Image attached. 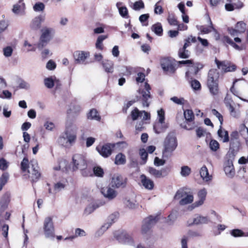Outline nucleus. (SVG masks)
Returning <instances> with one entry per match:
<instances>
[{
	"instance_id": "37",
	"label": "nucleus",
	"mask_w": 248,
	"mask_h": 248,
	"mask_svg": "<svg viewBox=\"0 0 248 248\" xmlns=\"http://www.w3.org/2000/svg\"><path fill=\"white\" fill-rule=\"evenodd\" d=\"M193 200L194 197L192 195H187L186 193V196L180 200L179 204L181 205H185L191 203L193 201Z\"/></svg>"
},
{
	"instance_id": "49",
	"label": "nucleus",
	"mask_w": 248,
	"mask_h": 248,
	"mask_svg": "<svg viewBox=\"0 0 248 248\" xmlns=\"http://www.w3.org/2000/svg\"><path fill=\"white\" fill-rule=\"evenodd\" d=\"M144 8V4L142 0H140L133 3L132 8L135 11H139Z\"/></svg>"
},
{
	"instance_id": "38",
	"label": "nucleus",
	"mask_w": 248,
	"mask_h": 248,
	"mask_svg": "<svg viewBox=\"0 0 248 248\" xmlns=\"http://www.w3.org/2000/svg\"><path fill=\"white\" fill-rule=\"evenodd\" d=\"M86 235V233L84 231V230L80 229V228H77L75 230V235L71 236L70 237H67L65 238V240H72L73 239H75L76 237H78V236H85Z\"/></svg>"
},
{
	"instance_id": "23",
	"label": "nucleus",
	"mask_w": 248,
	"mask_h": 248,
	"mask_svg": "<svg viewBox=\"0 0 248 248\" xmlns=\"http://www.w3.org/2000/svg\"><path fill=\"white\" fill-rule=\"evenodd\" d=\"M89 56V52L84 51H77L74 54L75 62L78 64H83Z\"/></svg>"
},
{
	"instance_id": "11",
	"label": "nucleus",
	"mask_w": 248,
	"mask_h": 248,
	"mask_svg": "<svg viewBox=\"0 0 248 248\" xmlns=\"http://www.w3.org/2000/svg\"><path fill=\"white\" fill-rule=\"evenodd\" d=\"M113 236L121 243L130 244L133 241L131 235L124 231L119 230L114 232Z\"/></svg>"
},
{
	"instance_id": "47",
	"label": "nucleus",
	"mask_w": 248,
	"mask_h": 248,
	"mask_svg": "<svg viewBox=\"0 0 248 248\" xmlns=\"http://www.w3.org/2000/svg\"><path fill=\"white\" fill-rule=\"evenodd\" d=\"M235 28L239 33H243L246 29V24L243 21L238 22L235 26Z\"/></svg>"
},
{
	"instance_id": "59",
	"label": "nucleus",
	"mask_w": 248,
	"mask_h": 248,
	"mask_svg": "<svg viewBox=\"0 0 248 248\" xmlns=\"http://www.w3.org/2000/svg\"><path fill=\"white\" fill-rule=\"evenodd\" d=\"M186 196V192L182 190H179L176 193L174 199L176 200H180L182 199L183 197Z\"/></svg>"
},
{
	"instance_id": "58",
	"label": "nucleus",
	"mask_w": 248,
	"mask_h": 248,
	"mask_svg": "<svg viewBox=\"0 0 248 248\" xmlns=\"http://www.w3.org/2000/svg\"><path fill=\"white\" fill-rule=\"evenodd\" d=\"M93 171L94 174L98 177H102L104 174L103 169L98 166L94 167L93 168Z\"/></svg>"
},
{
	"instance_id": "46",
	"label": "nucleus",
	"mask_w": 248,
	"mask_h": 248,
	"mask_svg": "<svg viewBox=\"0 0 248 248\" xmlns=\"http://www.w3.org/2000/svg\"><path fill=\"white\" fill-rule=\"evenodd\" d=\"M124 204L126 207L130 209H135L138 206L136 201L134 199H126Z\"/></svg>"
},
{
	"instance_id": "62",
	"label": "nucleus",
	"mask_w": 248,
	"mask_h": 248,
	"mask_svg": "<svg viewBox=\"0 0 248 248\" xmlns=\"http://www.w3.org/2000/svg\"><path fill=\"white\" fill-rule=\"evenodd\" d=\"M9 163L7 161L3 158H1L0 159V169L1 170H6L8 167Z\"/></svg>"
},
{
	"instance_id": "25",
	"label": "nucleus",
	"mask_w": 248,
	"mask_h": 248,
	"mask_svg": "<svg viewBox=\"0 0 248 248\" xmlns=\"http://www.w3.org/2000/svg\"><path fill=\"white\" fill-rule=\"evenodd\" d=\"M140 179L142 186L145 189L151 190L154 188V183L151 179L144 174L141 175Z\"/></svg>"
},
{
	"instance_id": "64",
	"label": "nucleus",
	"mask_w": 248,
	"mask_h": 248,
	"mask_svg": "<svg viewBox=\"0 0 248 248\" xmlns=\"http://www.w3.org/2000/svg\"><path fill=\"white\" fill-rule=\"evenodd\" d=\"M190 84L191 87L195 90H198L201 88V84L197 80L194 79L192 80Z\"/></svg>"
},
{
	"instance_id": "55",
	"label": "nucleus",
	"mask_w": 248,
	"mask_h": 248,
	"mask_svg": "<svg viewBox=\"0 0 248 248\" xmlns=\"http://www.w3.org/2000/svg\"><path fill=\"white\" fill-rule=\"evenodd\" d=\"M209 147L212 151H216L219 148V144L217 140H212L210 142Z\"/></svg>"
},
{
	"instance_id": "63",
	"label": "nucleus",
	"mask_w": 248,
	"mask_h": 248,
	"mask_svg": "<svg viewBox=\"0 0 248 248\" xmlns=\"http://www.w3.org/2000/svg\"><path fill=\"white\" fill-rule=\"evenodd\" d=\"M233 103V101L231 95L227 94L224 99V103L226 107H228L229 106L232 105V104Z\"/></svg>"
},
{
	"instance_id": "31",
	"label": "nucleus",
	"mask_w": 248,
	"mask_h": 248,
	"mask_svg": "<svg viewBox=\"0 0 248 248\" xmlns=\"http://www.w3.org/2000/svg\"><path fill=\"white\" fill-rule=\"evenodd\" d=\"M67 182L66 179H62L56 183L54 185V191L55 193L59 192L64 189L67 185Z\"/></svg>"
},
{
	"instance_id": "3",
	"label": "nucleus",
	"mask_w": 248,
	"mask_h": 248,
	"mask_svg": "<svg viewBox=\"0 0 248 248\" xmlns=\"http://www.w3.org/2000/svg\"><path fill=\"white\" fill-rule=\"evenodd\" d=\"M219 73L216 69L209 70L207 81V87L210 93L213 95H216L218 93V78Z\"/></svg>"
},
{
	"instance_id": "39",
	"label": "nucleus",
	"mask_w": 248,
	"mask_h": 248,
	"mask_svg": "<svg viewBox=\"0 0 248 248\" xmlns=\"http://www.w3.org/2000/svg\"><path fill=\"white\" fill-rule=\"evenodd\" d=\"M230 233L234 237L248 236V232H244L242 230L238 229L232 230Z\"/></svg>"
},
{
	"instance_id": "14",
	"label": "nucleus",
	"mask_w": 248,
	"mask_h": 248,
	"mask_svg": "<svg viewBox=\"0 0 248 248\" xmlns=\"http://www.w3.org/2000/svg\"><path fill=\"white\" fill-rule=\"evenodd\" d=\"M150 90L151 87L150 85L147 83H145L144 88L141 92L142 103L144 107H148L150 103V102L149 101L151 98Z\"/></svg>"
},
{
	"instance_id": "8",
	"label": "nucleus",
	"mask_w": 248,
	"mask_h": 248,
	"mask_svg": "<svg viewBox=\"0 0 248 248\" xmlns=\"http://www.w3.org/2000/svg\"><path fill=\"white\" fill-rule=\"evenodd\" d=\"M159 216H150L145 218L142 221L141 226V232L142 234H147L150 232L152 227L159 220Z\"/></svg>"
},
{
	"instance_id": "61",
	"label": "nucleus",
	"mask_w": 248,
	"mask_h": 248,
	"mask_svg": "<svg viewBox=\"0 0 248 248\" xmlns=\"http://www.w3.org/2000/svg\"><path fill=\"white\" fill-rule=\"evenodd\" d=\"M170 100L177 105H183L185 102L183 98H178L176 96L171 97Z\"/></svg>"
},
{
	"instance_id": "28",
	"label": "nucleus",
	"mask_w": 248,
	"mask_h": 248,
	"mask_svg": "<svg viewBox=\"0 0 248 248\" xmlns=\"http://www.w3.org/2000/svg\"><path fill=\"white\" fill-rule=\"evenodd\" d=\"M44 19L42 16H38L34 18L30 24L31 28L33 30H37L41 27V23Z\"/></svg>"
},
{
	"instance_id": "50",
	"label": "nucleus",
	"mask_w": 248,
	"mask_h": 248,
	"mask_svg": "<svg viewBox=\"0 0 248 248\" xmlns=\"http://www.w3.org/2000/svg\"><path fill=\"white\" fill-rule=\"evenodd\" d=\"M230 113L232 116L234 118H238L240 116V112L238 110H235L233 107L232 105L227 107Z\"/></svg>"
},
{
	"instance_id": "34",
	"label": "nucleus",
	"mask_w": 248,
	"mask_h": 248,
	"mask_svg": "<svg viewBox=\"0 0 248 248\" xmlns=\"http://www.w3.org/2000/svg\"><path fill=\"white\" fill-rule=\"evenodd\" d=\"M207 190L205 188H202L198 192V201L197 202H198L199 205H202L205 200L206 197L207 195Z\"/></svg>"
},
{
	"instance_id": "56",
	"label": "nucleus",
	"mask_w": 248,
	"mask_h": 248,
	"mask_svg": "<svg viewBox=\"0 0 248 248\" xmlns=\"http://www.w3.org/2000/svg\"><path fill=\"white\" fill-rule=\"evenodd\" d=\"M24 47L26 48L27 52L35 51L36 50V47L27 41H24Z\"/></svg>"
},
{
	"instance_id": "16",
	"label": "nucleus",
	"mask_w": 248,
	"mask_h": 248,
	"mask_svg": "<svg viewBox=\"0 0 248 248\" xmlns=\"http://www.w3.org/2000/svg\"><path fill=\"white\" fill-rule=\"evenodd\" d=\"M209 222V219L207 217H204L199 215H195L192 219H189L187 221L188 226L193 225H200L207 224Z\"/></svg>"
},
{
	"instance_id": "29",
	"label": "nucleus",
	"mask_w": 248,
	"mask_h": 248,
	"mask_svg": "<svg viewBox=\"0 0 248 248\" xmlns=\"http://www.w3.org/2000/svg\"><path fill=\"white\" fill-rule=\"evenodd\" d=\"M217 135L223 142H227L229 141V136L227 131L222 128V125H220V128L217 131Z\"/></svg>"
},
{
	"instance_id": "42",
	"label": "nucleus",
	"mask_w": 248,
	"mask_h": 248,
	"mask_svg": "<svg viewBox=\"0 0 248 248\" xmlns=\"http://www.w3.org/2000/svg\"><path fill=\"white\" fill-rule=\"evenodd\" d=\"M178 54L181 59H187L189 57L190 52L186 49L182 47L179 49Z\"/></svg>"
},
{
	"instance_id": "48",
	"label": "nucleus",
	"mask_w": 248,
	"mask_h": 248,
	"mask_svg": "<svg viewBox=\"0 0 248 248\" xmlns=\"http://www.w3.org/2000/svg\"><path fill=\"white\" fill-rule=\"evenodd\" d=\"M191 173V169L187 166L181 167L180 174L183 177L188 176Z\"/></svg>"
},
{
	"instance_id": "45",
	"label": "nucleus",
	"mask_w": 248,
	"mask_h": 248,
	"mask_svg": "<svg viewBox=\"0 0 248 248\" xmlns=\"http://www.w3.org/2000/svg\"><path fill=\"white\" fill-rule=\"evenodd\" d=\"M125 163V157L122 153L118 154L115 157V163L117 165H122Z\"/></svg>"
},
{
	"instance_id": "30",
	"label": "nucleus",
	"mask_w": 248,
	"mask_h": 248,
	"mask_svg": "<svg viewBox=\"0 0 248 248\" xmlns=\"http://www.w3.org/2000/svg\"><path fill=\"white\" fill-rule=\"evenodd\" d=\"M201 178L205 182L210 181L212 179V175L209 174L208 170L205 166H202L200 170Z\"/></svg>"
},
{
	"instance_id": "2",
	"label": "nucleus",
	"mask_w": 248,
	"mask_h": 248,
	"mask_svg": "<svg viewBox=\"0 0 248 248\" xmlns=\"http://www.w3.org/2000/svg\"><path fill=\"white\" fill-rule=\"evenodd\" d=\"M30 173V178L32 182L37 181L40 176L41 173L39 171V168L38 163L36 160H32L29 163L28 159L24 157L21 163V169L24 172L27 170Z\"/></svg>"
},
{
	"instance_id": "10",
	"label": "nucleus",
	"mask_w": 248,
	"mask_h": 248,
	"mask_svg": "<svg viewBox=\"0 0 248 248\" xmlns=\"http://www.w3.org/2000/svg\"><path fill=\"white\" fill-rule=\"evenodd\" d=\"M240 148V142L239 140V134L237 131H233L231 134L230 151L235 155Z\"/></svg>"
},
{
	"instance_id": "18",
	"label": "nucleus",
	"mask_w": 248,
	"mask_h": 248,
	"mask_svg": "<svg viewBox=\"0 0 248 248\" xmlns=\"http://www.w3.org/2000/svg\"><path fill=\"white\" fill-rule=\"evenodd\" d=\"M161 66L163 70L170 73H174L176 68L172 62L168 58H163L161 61Z\"/></svg>"
},
{
	"instance_id": "35",
	"label": "nucleus",
	"mask_w": 248,
	"mask_h": 248,
	"mask_svg": "<svg viewBox=\"0 0 248 248\" xmlns=\"http://www.w3.org/2000/svg\"><path fill=\"white\" fill-rule=\"evenodd\" d=\"M103 66L107 73H112L113 71V62L111 61L106 60L103 62Z\"/></svg>"
},
{
	"instance_id": "32",
	"label": "nucleus",
	"mask_w": 248,
	"mask_h": 248,
	"mask_svg": "<svg viewBox=\"0 0 248 248\" xmlns=\"http://www.w3.org/2000/svg\"><path fill=\"white\" fill-rule=\"evenodd\" d=\"M55 83H59V80L55 77H51L44 79V84L47 88H53L55 85Z\"/></svg>"
},
{
	"instance_id": "1",
	"label": "nucleus",
	"mask_w": 248,
	"mask_h": 248,
	"mask_svg": "<svg viewBox=\"0 0 248 248\" xmlns=\"http://www.w3.org/2000/svg\"><path fill=\"white\" fill-rule=\"evenodd\" d=\"M78 127L76 124L67 122L64 132L58 139V143L65 147H70L74 144L77 140Z\"/></svg>"
},
{
	"instance_id": "24",
	"label": "nucleus",
	"mask_w": 248,
	"mask_h": 248,
	"mask_svg": "<svg viewBox=\"0 0 248 248\" xmlns=\"http://www.w3.org/2000/svg\"><path fill=\"white\" fill-rule=\"evenodd\" d=\"M224 170L226 175L232 178L235 174V170L232 161L228 160L224 164Z\"/></svg>"
},
{
	"instance_id": "52",
	"label": "nucleus",
	"mask_w": 248,
	"mask_h": 248,
	"mask_svg": "<svg viewBox=\"0 0 248 248\" xmlns=\"http://www.w3.org/2000/svg\"><path fill=\"white\" fill-rule=\"evenodd\" d=\"M187 237H199L202 236V233L197 231H189L187 233Z\"/></svg>"
},
{
	"instance_id": "9",
	"label": "nucleus",
	"mask_w": 248,
	"mask_h": 248,
	"mask_svg": "<svg viewBox=\"0 0 248 248\" xmlns=\"http://www.w3.org/2000/svg\"><path fill=\"white\" fill-rule=\"evenodd\" d=\"M43 229L46 238L54 237L55 228L51 217H47L45 218L43 223Z\"/></svg>"
},
{
	"instance_id": "60",
	"label": "nucleus",
	"mask_w": 248,
	"mask_h": 248,
	"mask_svg": "<svg viewBox=\"0 0 248 248\" xmlns=\"http://www.w3.org/2000/svg\"><path fill=\"white\" fill-rule=\"evenodd\" d=\"M119 11L120 15L123 17H128V10L125 6L119 8Z\"/></svg>"
},
{
	"instance_id": "53",
	"label": "nucleus",
	"mask_w": 248,
	"mask_h": 248,
	"mask_svg": "<svg viewBox=\"0 0 248 248\" xmlns=\"http://www.w3.org/2000/svg\"><path fill=\"white\" fill-rule=\"evenodd\" d=\"M13 49L11 46H7L3 48V55L5 57H9L12 56Z\"/></svg>"
},
{
	"instance_id": "57",
	"label": "nucleus",
	"mask_w": 248,
	"mask_h": 248,
	"mask_svg": "<svg viewBox=\"0 0 248 248\" xmlns=\"http://www.w3.org/2000/svg\"><path fill=\"white\" fill-rule=\"evenodd\" d=\"M33 8L35 12L43 11L45 9V5L42 2H37L34 4Z\"/></svg>"
},
{
	"instance_id": "27",
	"label": "nucleus",
	"mask_w": 248,
	"mask_h": 248,
	"mask_svg": "<svg viewBox=\"0 0 248 248\" xmlns=\"http://www.w3.org/2000/svg\"><path fill=\"white\" fill-rule=\"evenodd\" d=\"M168 126L165 122L158 121L154 125V129L156 134H160L166 131Z\"/></svg>"
},
{
	"instance_id": "54",
	"label": "nucleus",
	"mask_w": 248,
	"mask_h": 248,
	"mask_svg": "<svg viewBox=\"0 0 248 248\" xmlns=\"http://www.w3.org/2000/svg\"><path fill=\"white\" fill-rule=\"evenodd\" d=\"M196 42V38L191 36L185 40V43L183 47L186 49L187 47L191 45V43H195Z\"/></svg>"
},
{
	"instance_id": "20",
	"label": "nucleus",
	"mask_w": 248,
	"mask_h": 248,
	"mask_svg": "<svg viewBox=\"0 0 248 248\" xmlns=\"http://www.w3.org/2000/svg\"><path fill=\"white\" fill-rule=\"evenodd\" d=\"M117 217V213H114L110 215L108 218L107 222L102 226L100 229L98 230V232H100L101 233H104L114 222L116 221Z\"/></svg>"
},
{
	"instance_id": "7",
	"label": "nucleus",
	"mask_w": 248,
	"mask_h": 248,
	"mask_svg": "<svg viewBox=\"0 0 248 248\" xmlns=\"http://www.w3.org/2000/svg\"><path fill=\"white\" fill-rule=\"evenodd\" d=\"M72 165L73 170H83L86 168V160L84 156L80 154H75L72 158Z\"/></svg>"
},
{
	"instance_id": "17",
	"label": "nucleus",
	"mask_w": 248,
	"mask_h": 248,
	"mask_svg": "<svg viewBox=\"0 0 248 248\" xmlns=\"http://www.w3.org/2000/svg\"><path fill=\"white\" fill-rule=\"evenodd\" d=\"M131 116L133 121L139 119L146 120L150 119V114L145 111H140L137 108H135L131 112Z\"/></svg>"
},
{
	"instance_id": "36",
	"label": "nucleus",
	"mask_w": 248,
	"mask_h": 248,
	"mask_svg": "<svg viewBox=\"0 0 248 248\" xmlns=\"http://www.w3.org/2000/svg\"><path fill=\"white\" fill-rule=\"evenodd\" d=\"M151 30L158 36H161L163 33V29L160 23L157 22L151 27Z\"/></svg>"
},
{
	"instance_id": "26",
	"label": "nucleus",
	"mask_w": 248,
	"mask_h": 248,
	"mask_svg": "<svg viewBox=\"0 0 248 248\" xmlns=\"http://www.w3.org/2000/svg\"><path fill=\"white\" fill-rule=\"evenodd\" d=\"M148 171L151 175L155 178L163 177L168 174L167 170L165 169L157 170L155 168L150 167L149 168Z\"/></svg>"
},
{
	"instance_id": "4",
	"label": "nucleus",
	"mask_w": 248,
	"mask_h": 248,
	"mask_svg": "<svg viewBox=\"0 0 248 248\" xmlns=\"http://www.w3.org/2000/svg\"><path fill=\"white\" fill-rule=\"evenodd\" d=\"M163 156L168 157L170 156L177 146V139L173 133H170L164 140Z\"/></svg>"
},
{
	"instance_id": "19",
	"label": "nucleus",
	"mask_w": 248,
	"mask_h": 248,
	"mask_svg": "<svg viewBox=\"0 0 248 248\" xmlns=\"http://www.w3.org/2000/svg\"><path fill=\"white\" fill-rule=\"evenodd\" d=\"M101 192L106 198L109 200H112L115 198L117 195V191L112 188L110 186L102 187Z\"/></svg>"
},
{
	"instance_id": "6",
	"label": "nucleus",
	"mask_w": 248,
	"mask_h": 248,
	"mask_svg": "<svg viewBox=\"0 0 248 248\" xmlns=\"http://www.w3.org/2000/svg\"><path fill=\"white\" fill-rule=\"evenodd\" d=\"M184 115L185 121L180 123L181 127L187 130L194 129L195 127V123L193 122L194 118V115L192 110L186 109L184 110Z\"/></svg>"
},
{
	"instance_id": "43",
	"label": "nucleus",
	"mask_w": 248,
	"mask_h": 248,
	"mask_svg": "<svg viewBox=\"0 0 248 248\" xmlns=\"http://www.w3.org/2000/svg\"><path fill=\"white\" fill-rule=\"evenodd\" d=\"M9 174L7 172L3 173L0 177V190H1L3 186L6 184L9 179Z\"/></svg>"
},
{
	"instance_id": "12",
	"label": "nucleus",
	"mask_w": 248,
	"mask_h": 248,
	"mask_svg": "<svg viewBox=\"0 0 248 248\" xmlns=\"http://www.w3.org/2000/svg\"><path fill=\"white\" fill-rule=\"evenodd\" d=\"M114 146V144L106 143L103 145L97 146L96 149L101 155L107 158L111 155Z\"/></svg>"
},
{
	"instance_id": "33",
	"label": "nucleus",
	"mask_w": 248,
	"mask_h": 248,
	"mask_svg": "<svg viewBox=\"0 0 248 248\" xmlns=\"http://www.w3.org/2000/svg\"><path fill=\"white\" fill-rule=\"evenodd\" d=\"M208 20L209 24L208 26L203 25L201 26L198 28V30H200L201 31V32L204 34H207L211 32L212 31L214 27L210 17H208Z\"/></svg>"
},
{
	"instance_id": "21",
	"label": "nucleus",
	"mask_w": 248,
	"mask_h": 248,
	"mask_svg": "<svg viewBox=\"0 0 248 248\" xmlns=\"http://www.w3.org/2000/svg\"><path fill=\"white\" fill-rule=\"evenodd\" d=\"M203 67V65L200 62L194 63L191 64L188 70L186 73V76L187 78L191 76H195L197 74L199 71Z\"/></svg>"
},
{
	"instance_id": "40",
	"label": "nucleus",
	"mask_w": 248,
	"mask_h": 248,
	"mask_svg": "<svg viewBox=\"0 0 248 248\" xmlns=\"http://www.w3.org/2000/svg\"><path fill=\"white\" fill-rule=\"evenodd\" d=\"M101 205L98 203H93L88 205L84 210V214L88 215L93 213L96 209L98 208Z\"/></svg>"
},
{
	"instance_id": "22",
	"label": "nucleus",
	"mask_w": 248,
	"mask_h": 248,
	"mask_svg": "<svg viewBox=\"0 0 248 248\" xmlns=\"http://www.w3.org/2000/svg\"><path fill=\"white\" fill-rule=\"evenodd\" d=\"M12 11L15 14L19 16L25 15V4L23 0H19L17 3L14 5Z\"/></svg>"
},
{
	"instance_id": "13",
	"label": "nucleus",
	"mask_w": 248,
	"mask_h": 248,
	"mask_svg": "<svg viewBox=\"0 0 248 248\" xmlns=\"http://www.w3.org/2000/svg\"><path fill=\"white\" fill-rule=\"evenodd\" d=\"M126 179L119 175H114L111 178L110 185L113 188H123L126 186Z\"/></svg>"
},
{
	"instance_id": "41",
	"label": "nucleus",
	"mask_w": 248,
	"mask_h": 248,
	"mask_svg": "<svg viewBox=\"0 0 248 248\" xmlns=\"http://www.w3.org/2000/svg\"><path fill=\"white\" fill-rule=\"evenodd\" d=\"M88 118L91 120H95L99 121L101 117L95 109H92L88 114Z\"/></svg>"
},
{
	"instance_id": "15",
	"label": "nucleus",
	"mask_w": 248,
	"mask_h": 248,
	"mask_svg": "<svg viewBox=\"0 0 248 248\" xmlns=\"http://www.w3.org/2000/svg\"><path fill=\"white\" fill-rule=\"evenodd\" d=\"M215 62L217 68L221 69L225 72L234 71L236 69V66L233 64H231L228 61H219L216 59Z\"/></svg>"
},
{
	"instance_id": "5",
	"label": "nucleus",
	"mask_w": 248,
	"mask_h": 248,
	"mask_svg": "<svg viewBox=\"0 0 248 248\" xmlns=\"http://www.w3.org/2000/svg\"><path fill=\"white\" fill-rule=\"evenodd\" d=\"M53 30L51 28H45L42 30V34L40 37L39 42L37 44V47L41 49L46 46L50 40L52 38Z\"/></svg>"
},
{
	"instance_id": "44",
	"label": "nucleus",
	"mask_w": 248,
	"mask_h": 248,
	"mask_svg": "<svg viewBox=\"0 0 248 248\" xmlns=\"http://www.w3.org/2000/svg\"><path fill=\"white\" fill-rule=\"evenodd\" d=\"M243 6V4L241 2H239L238 5L236 4H232L231 3H227L225 5V9L228 11H232L234 9V6L236 8H241Z\"/></svg>"
},
{
	"instance_id": "51",
	"label": "nucleus",
	"mask_w": 248,
	"mask_h": 248,
	"mask_svg": "<svg viewBox=\"0 0 248 248\" xmlns=\"http://www.w3.org/2000/svg\"><path fill=\"white\" fill-rule=\"evenodd\" d=\"M230 113L232 116L234 118H238L240 116V112L238 110H235L233 107L232 105L227 107Z\"/></svg>"
}]
</instances>
